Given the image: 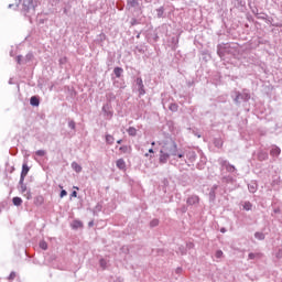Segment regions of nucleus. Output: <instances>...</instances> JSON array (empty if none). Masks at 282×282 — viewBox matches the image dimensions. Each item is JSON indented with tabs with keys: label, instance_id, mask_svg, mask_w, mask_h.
<instances>
[{
	"label": "nucleus",
	"instance_id": "1",
	"mask_svg": "<svg viewBox=\"0 0 282 282\" xmlns=\"http://www.w3.org/2000/svg\"><path fill=\"white\" fill-rule=\"evenodd\" d=\"M172 155H177V143L175 140L167 138L161 148L159 162L166 164Z\"/></svg>",
	"mask_w": 282,
	"mask_h": 282
},
{
	"label": "nucleus",
	"instance_id": "2",
	"mask_svg": "<svg viewBox=\"0 0 282 282\" xmlns=\"http://www.w3.org/2000/svg\"><path fill=\"white\" fill-rule=\"evenodd\" d=\"M28 173H30V167L28 166V163H24L22 165V172L20 177V184H23L25 182V177H28Z\"/></svg>",
	"mask_w": 282,
	"mask_h": 282
},
{
	"label": "nucleus",
	"instance_id": "3",
	"mask_svg": "<svg viewBox=\"0 0 282 282\" xmlns=\"http://www.w3.org/2000/svg\"><path fill=\"white\" fill-rule=\"evenodd\" d=\"M188 206H195V204H199V196L192 195L187 198Z\"/></svg>",
	"mask_w": 282,
	"mask_h": 282
},
{
	"label": "nucleus",
	"instance_id": "4",
	"mask_svg": "<svg viewBox=\"0 0 282 282\" xmlns=\"http://www.w3.org/2000/svg\"><path fill=\"white\" fill-rule=\"evenodd\" d=\"M116 165L120 171H127V162H124V159H118Z\"/></svg>",
	"mask_w": 282,
	"mask_h": 282
},
{
	"label": "nucleus",
	"instance_id": "5",
	"mask_svg": "<svg viewBox=\"0 0 282 282\" xmlns=\"http://www.w3.org/2000/svg\"><path fill=\"white\" fill-rule=\"evenodd\" d=\"M270 155L278 158V155H281V149L279 147H273L270 151Z\"/></svg>",
	"mask_w": 282,
	"mask_h": 282
},
{
	"label": "nucleus",
	"instance_id": "6",
	"mask_svg": "<svg viewBox=\"0 0 282 282\" xmlns=\"http://www.w3.org/2000/svg\"><path fill=\"white\" fill-rule=\"evenodd\" d=\"M120 153L124 154V153H131L132 149L131 145H122L119 148Z\"/></svg>",
	"mask_w": 282,
	"mask_h": 282
},
{
	"label": "nucleus",
	"instance_id": "7",
	"mask_svg": "<svg viewBox=\"0 0 282 282\" xmlns=\"http://www.w3.org/2000/svg\"><path fill=\"white\" fill-rule=\"evenodd\" d=\"M128 134L131 135V137H135L138 135V130L134 128V127H130L128 130H127Z\"/></svg>",
	"mask_w": 282,
	"mask_h": 282
},
{
	"label": "nucleus",
	"instance_id": "8",
	"mask_svg": "<svg viewBox=\"0 0 282 282\" xmlns=\"http://www.w3.org/2000/svg\"><path fill=\"white\" fill-rule=\"evenodd\" d=\"M72 169H74L76 173H80V171H83V167L76 162L72 163Z\"/></svg>",
	"mask_w": 282,
	"mask_h": 282
},
{
	"label": "nucleus",
	"instance_id": "9",
	"mask_svg": "<svg viewBox=\"0 0 282 282\" xmlns=\"http://www.w3.org/2000/svg\"><path fill=\"white\" fill-rule=\"evenodd\" d=\"M44 202H45V199L43 198V196H37V197H35L34 204H35V206H41V205H43Z\"/></svg>",
	"mask_w": 282,
	"mask_h": 282
},
{
	"label": "nucleus",
	"instance_id": "10",
	"mask_svg": "<svg viewBox=\"0 0 282 282\" xmlns=\"http://www.w3.org/2000/svg\"><path fill=\"white\" fill-rule=\"evenodd\" d=\"M30 102L33 107H39L40 104L39 98L36 96L31 97Z\"/></svg>",
	"mask_w": 282,
	"mask_h": 282
},
{
	"label": "nucleus",
	"instance_id": "11",
	"mask_svg": "<svg viewBox=\"0 0 282 282\" xmlns=\"http://www.w3.org/2000/svg\"><path fill=\"white\" fill-rule=\"evenodd\" d=\"M12 202L14 206H21L23 204V199H21V197H13Z\"/></svg>",
	"mask_w": 282,
	"mask_h": 282
},
{
	"label": "nucleus",
	"instance_id": "12",
	"mask_svg": "<svg viewBox=\"0 0 282 282\" xmlns=\"http://www.w3.org/2000/svg\"><path fill=\"white\" fill-rule=\"evenodd\" d=\"M138 0H128V8H138Z\"/></svg>",
	"mask_w": 282,
	"mask_h": 282
},
{
	"label": "nucleus",
	"instance_id": "13",
	"mask_svg": "<svg viewBox=\"0 0 282 282\" xmlns=\"http://www.w3.org/2000/svg\"><path fill=\"white\" fill-rule=\"evenodd\" d=\"M122 72H123V69L120 68V67H116V68L113 69V73H115V75H116L117 78H120V77L122 76Z\"/></svg>",
	"mask_w": 282,
	"mask_h": 282
},
{
	"label": "nucleus",
	"instance_id": "14",
	"mask_svg": "<svg viewBox=\"0 0 282 282\" xmlns=\"http://www.w3.org/2000/svg\"><path fill=\"white\" fill-rule=\"evenodd\" d=\"M106 142H107V144H113V142H116V139L113 138V135L107 134Z\"/></svg>",
	"mask_w": 282,
	"mask_h": 282
},
{
	"label": "nucleus",
	"instance_id": "15",
	"mask_svg": "<svg viewBox=\"0 0 282 282\" xmlns=\"http://www.w3.org/2000/svg\"><path fill=\"white\" fill-rule=\"evenodd\" d=\"M254 237H256V239H259L260 241H263V239H265V235H263V232H256Z\"/></svg>",
	"mask_w": 282,
	"mask_h": 282
},
{
	"label": "nucleus",
	"instance_id": "16",
	"mask_svg": "<svg viewBox=\"0 0 282 282\" xmlns=\"http://www.w3.org/2000/svg\"><path fill=\"white\" fill-rule=\"evenodd\" d=\"M261 253H249V259H261Z\"/></svg>",
	"mask_w": 282,
	"mask_h": 282
},
{
	"label": "nucleus",
	"instance_id": "17",
	"mask_svg": "<svg viewBox=\"0 0 282 282\" xmlns=\"http://www.w3.org/2000/svg\"><path fill=\"white\" fill-rule=\"evenodd\" d=\"M73 226H74V228H83V223L79 221V220H75V221L73 223Z\"/></svg>",
	"mask_w": 282,
	"mask_h": 282
},
{
	"label": "nucleus",
	"instance_id": "18",
	"mask_svg": "<svg viewBox=\"0 0 282 282\" xmlns=\"http://www.w3.org/2000/svg\"><path fill=\"white\" fill-rule=\"evenodd\" d=\"M40 248L42 250H47V243L45 242V240L40 241Z\"/></svg>",
	"mask_w": 282,
	"mask_h": 282
},
{
	"label": "nucleus",
	"instance_id": "19",
	"mask_svg": "<svg viewBox=\"0 0 282 282\" xmlns=\"http://www.w3.org/2000/svg\"><path fill=\"white\" fill-rule=\"evenodd\" d=\"M216 259H221V257H224V251L221 250H217L215 253Z\"/></svg>",
	"mask_w": 282,
	"mask_h": 282
},
{
	"label": "nucleus",
	"instance_id": "20",
	"mask_svg": "<svg viewBox=\"0 0 282 282\" xmlns=\"http://www.w3.org/2000/svg\"><path fill=\"white\" fill-rule=\"evenodd\" d=\"M137 85L138 87H144V83L142 82V78L140 77L137 78Z\"/></svg>",
	"mask_w": 282,
	"mask_h": 282
},
{
	"label": "nucleus",
	"instance_id": "21",
	"mask_svg": "<svg viewBox=\"0 0 282 282\" xmlns=\"http://www.w3.org/2000/svg\"><path fill=\"white\" fill-rule=\"evenodd\" d=\"M35 154L39 155L40 158H43L45 155V150H37Z\"/></svg>",
	"mask_w": 282,
	"mask_h": 282
},
{
	"label": "nucleus",
	"instance_id": "22",
	"mask_svg": "<svg viewBox=\"0 0 282 282\" xmlns=\"http://www.w3.org/2000/svg\"><path fill=\"white\" fill-rule=\"evenodd\" d=\"M243 208H245V210H251L252 209V204L245 203Z\"/></svg>",
	"mask_w": 282,
	"mask_h": 282
},
{
	"label": "nucleus",
	"instance_id": "23",
	"mask_svg": "<svg viewBox=\"0 0 282 282\" xmlns=\"http://www.w3.org/2000/svg\"><path fill=\"white\" fill-rule=\"evenodd\" d=\"M139 94L140 96H144V94H147V91L144 90V86L139 87Z\"/></svg>",
	"mask_w": 282,
	"mask_h": 282
},
{
	"label": "nucleus",
	"instance_id": "24",
	"mask_svg": "<svg viewBox=\"0 0 282 282\" xmlns=\"http://www.w3.org/2000/svg\"><path fill=\"white\" fill-rule=\"evenodd\" d=\"M159 224H160V220L153 219V220L150 223V226H152V228H154V226H158Z\"/></svg>",
	"mask_w": 282,
	"mask_h": 282
},
{
	"label": "nucleus",
	"instance_id": "25",
	"mask_svg": "<svg viewBox=\"0 0 282 282\" xmlns=\"http://www.w3.org/2000/svg\"><path fill=\"white\" fill-rule=\"evenodd\" d=\"M68 127H69V129H76V122L69 121Z\"/></svg>",
	"mask_w": 282,
	"mask_h": 282
},
{
	"label": "nucleus",
	"instance_id": "26",
	"mask_svg": "<svg viewBox=\"0 0 282 282\" xmlns=\"http://www.w3.org/2000/svg\"><path fill=\"white\" fill-rule=\"evenodd\" d=\"M170 109H171V111H177V105L172 104V105L170 106Z\"/></svg>",
	"mask_w": 282,
	"mask_h": 282
},
{
	"label": "nucleus",
	"instance_id": "27",
	"mask_svg": "<svg viewBox=\"0 0 282 282\" xmlns=\"http://www.w3.org/2000/svg\"><path fill=\"white\" fill-rule=\"evenodd\" d=\"M227 171L230 173L235 172V166L234 165H227Z\"/></svg>",
	"mask_w": 282,
	"mask_h": 282
},
{
	"label": "nucleus",
	"instance_id": "28",
	"mask_svg": "<svg viewBox=\"0 0 282 282\" xmlns=\"http://www.w3.org/2000/svg\"><path fill=\"white\" fill-rule=\"evenodd\" d=\"M24 197H25L26 199H32V193L26 192V193L24 194Z\"/></svg>",
	"mask_w": 282,
	"mask_h": 282
},
{
	"label": "nucleus",
	"instance_id": "29",
	"mask_svg": "<svg viewBox=\"0 0 282 282\" xmlns=\"http://www.w3.org/2000/svg\"><path fill=\"white\" fill-rule=\"evenodd\" d=\"M100 265H101V268H107V261H105V259H101Z\"/></svg>",
	"mask_w": 282,
	"mask_h": 282
},
{
	"label": "nucleus",
	"instance_id": "30",
	"mask_svg": "<svg viewBox=\"0 0 282 282\" xmlns=\"http://www.w3.org/2000/svg\"><path fill=\"white\" fill-rule=\"evenodd\" d=\"M21 184V191L22 193H26L28 191V187L25 185H23V183H20Z\"/></svg>",
	"mask_w": 282,
	"mask_h": 282
},
{
	"label": "nucleus",
	"instance_id": "31",
	"mask_svg": "<svg viewBox=\"0 0 282 282\" xmlns=\"http://www.w3.org/2000/svg\"><path fill=\"white\" fill-rule=\"evenodd\" d=\"M276 259H282V250L280 249L276 254H275Z\"/></svg>",
	"mask_w": 282,
	"mask_h": 282
},
{
	"label": "nucleus",
	"instance_id": "32",
	"mask_svg": "<svg viewBox=\"0 0 282 282\" xmlns=\"http://www.w3.org/2000/svg\"><path fill=\"white\" fill-rule=\"evenodd\" d=\"M67 195V191L63 189L59 194V197H65Z\"/></svg>",
	"mask_w": 282,
	"mask_h": 282
},
{
	"label": "nucleus",
	"instance_id": "33",
	"mask_svg": "<svg viewBox=\"0 0 282 282\" xmlns=\"http://www.w3.org/2000/svg\"><path fill=\"white\" fill-rule=\"evenodd\" d=\"M70 197H78V193L76 191H74L72 194H70Z\"/></svg>",
	"mask_w": 282,
	"mask_h": 282
},
{
	"label": "nucleus",
	"instance_id": "34",
	"mask_svg": "<svg viewBox=\"0 0 282 282\" xmlns=\"http://www.w3.org/2000/svg\"><path fill=\"white\" fill-rule=\"evenodd\" d=\"M14 276H17V274L11 273L10 276H9V279H14Z\"/></svg>",
	"mask_w": 282,
	"mask_h": 282
},
{
	"label": "nucleus",
	"instance_id": "35",
	"mask_svg": "<svg viewBox=\"0 0 282 282\" xmlns=\"http://www.w3.org/2000/svg\"><path fill=\"white\" fill-rule=\"evenodd\" d=\"M117 144H122V140H118V141H117Z\"/></svg>",
	"mask_w": 282,
	"mask_h": 282
},
{
	"label": "nucleus",
	"instance_id": "36",
	"mask_svg": "<svg viewBox=\"0 0 282 282\" xmlns=\"http://www.w3.org/2000/svg\"><path fill=\"white\" fill-rule=\"evenodd\" d=\"M220 232H226V229L225 228L220 229Z\"/></svg>",
	"mask_w": 282,
	"mask_h": 282
},
{
	"label": "nucleus",
	"instance_id": "37",
	"mask_svg": "<svg viewBox=\"0 0 282 282\" xmlns=\"http://www.w3.org/2000/svg\"><path fill=\"white\" fill-rule=\"evenodd\" d=\"M178 155V158H184V154H177Z\"/></svg>",
	"mask_w": 282,
	"mask_h": 282
},
{
	"label": "nucleus",
	"instance_id": "38",
	"mask_svg": "<svg viewBox=\"0 0 282 282\" xmlns=\"http://www.w3.org/2000/svg\"><path fill=\"white\" fill-rule=\"evenodd\" d=\"M149 153H153V149H150V150H149Z\"/></svg>",
	"mask_w": 282,
	"mask_h": 282
},
{
	"label": "nucleus",
	"instance_id": "39",
	"mask_svg": "<svg viewBox=\"0 0 282 282\" xmlns=\"http://www.w3.org/2000/svg\"><path fill=\"white\" fill-rule=\"evenodd\" d=\"M74 188H75L76 191H78V187L75 186Z\"/></svg>",
	"mask_w": 282,
	"mask_h": 282
},
{
	"label": "nucleus",
	"instance_id": "40",
	"mask_svg": "<svg viewBox=\"0 0 282 282\" xmlns=\"http://www.w3.org/2000/svg\"><path fill=\"white\" fill-rule=\"evenodd\" d=\"M152 145H155V142H152Z\"/></svg>",
	"mask_w": 282,
	"mask_h": 282
}]
</instances>
